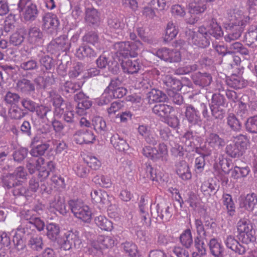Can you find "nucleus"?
I'll use <instances>...</instances> for the list:
<instances>
[{"instance_id":"1","label":"nucleus","mask_w":257,"mask_h":257,"mask_svg":"<svg viewBox=\"0 0 257 257\" xmlns=\"http://www.w3.org/2000/svg\"><path fill=\"white\" fill-rule=\"evenodd\" d=\"M247 8L243 7L240 4L236 5L227 10L225 28L228 34L224 36L227 42H230L241 35L245 27L249 22V15L255 12L257 0H247Z\"/></svg>"},{"instance_id":"2","label":"nucleus","mask_w":257,"mask_h":257,"mask_svg":"<svg viewBox=\"0 0 257 257\" xmlns=\"http://www.w3.org/2000/svg\"><path fill=\"white\" fill-rule=\"evenodd\" d=\"M250 142L246 135L239 134L232 137L231 143L225 148V153L232 158L243 156L249 147Z\"/></svg>"},{"instance_id":"3","label":"nucleus","mask_w":257,"mask_h":257,"mask_svg":"<svg viewBox=\"0 0 257 257\" xmlns=\"http://www.w3.org/2000/svg\"><path fill=\"white\" fill-rule=\"evenodd\" d=\"M120 85V81L118 79H112L101 95L99 104H107L113 99L123 97L127 91L126 88Z\"/></svg>"},{"instance_id":"4","label":"nucleus","mask_w":257,"mask_h":257,"mask_svg":"<svg viewBox=\"0 0 257 257\" xmlns=\"http://www.w3.org/2000/svg\"><path fill=\"white\" fill-rule=\"evenodd\" d=\"M238 238L243 243L248 244L255 240V233L252 224L245 219L239 220L237 223Z\"/></svg>"},{"instance_id":"5","label":"nucleus","mask_w":257,"mask_h":257,"mask_svg":"<svg viewBox=\"0 0 257 257\" xmlns=\"http://www.w3.org/2000/svg\"><path fill=\"white\" fill-rule=\"evenodd\" d=\"M69 205L72 212L77 218L85 222H89L92 218V212L89 207L83 201L71 200Z\"/></svg>"},{"instance_id":"6","label":"nucleus","mask_w":257,"mask_h":257,"mask_svg":"<svg viewBox=\"0 0 257 257\" xmlns=\"http://www.w3.org/2000/svg\"><path fill=\"white\" fill-rule=\"evenodd\" d=\"M115 47L118 53L123 57H136L138 56L137 51L143 48V44L139 40L131 43L120 42L115 44Z\"/></svg>"},{"instance_id":"7","label":"nucleus","mask_w":257,"mask_h":257,"mask_svg":"<svg viewBox=\"0 0 257 257\" xmlns=\"http://www.w3.org/2000/svg\"><path fill=\"white\" fill-rule=\"evenodd\" d=\"M61 248L67 250L73 246L79 248L81 244L79 233L77 231H67L64 235L63 242H60Z\"/></svg>"},{"instance_id":"8","label":"nucleus","mask_w":257,"mask_h":257,"mask_svg":"<svg viewBox=\"0 0 257 257\" xmlns=\"http://www.w3.org/2000/svg\"><path fill=\"white\" fill-rule=\"evenodd\" d=\"M156 55L161 59L170 63L178 62L181 59V54L178 50L166 47L159 49Z\"/></svg>"},{"instance_id":"9","label":"nucleus","mask_w":257,"mask_h":257,"mask_svg":"<svg viewBox=\"0 0 257 257\" xmlns=\"http://www.w3.org/2000/svg\"><path fill=\"white\" fill-rule=\"evenodd\" d=\"M21 19L26 21H33L38 15V10L35 4H29L18 8Z\"/></svg>"},{"instance_id":"10","label":"nucleus","mask_w":257,"mask_h":257,"mask_svg":"<svg viewBox=\"0 0 257 257\" xmlns=\"http://www.w3.org/2000/svg\"><path fill=\"white\" fill-rule=\"evenodd\" d=\"M115 241L113 238L109 235H100L91 242V246L95 249H102L111 248L114 245Z\"/></svg>"},{"instance_id":"11","label":"nucleus","mask_w":257,"mask_h":257,"mask_svg":"<svg viewBox=\"0 0 257 257\" xmlns=\"http://www.w3.org/2000/svg\"><path fill=\"white\" fill-rule=\"evenodd\" d=\"M225 103V98L223 95L220 94H214L212 95L210 108L212 114L215 118L222 117V113L218 110V108L223 106Z\"/></svg>"},{"instance_id":"12","label":"nucleus","mask_w":257,"mask_h":257,"mask_svg":"<svg viewBox=\"0 0 257 257\" xmlns=\"http://www.w3.org/2000/svg\"><path fill=\"white\" fill-rule=\"evenodd\" d=\"M43 27L49 32L57 30L60 23L57 16L52 13H48L43 17Z\"/></svg>"},{"instance_id":"13","label":"nucleus","mask_w":257,"mask_h":257,"mask_svg":"<svg viewBox=\"0 0 257 257\" xmlns=\"http://www.w3.org/2000/svg\"><path fill=\"white\" fill-rule=\"evenodd\" d=\"M75 100L77 102L76 113L79 115L85 114V110L90 107L92 105L91 101L85 97L83 93L79 92L74 97Z\"/></svg>"},{"instance_id":"14","label":"nucleus","mask_w":257,"mask_h":257,"mask_svg":"<svg viewBox=\"0 0 257 257\" xmlns=\"http://www.w3.org/2000/svg\"><path fill=\"white\" fill-rule=\"evenodd\" d=\"M74 140L78 144L92 143L95 140V136L91 131L79 130L76 132Z\"/></svg>"},{"instance_id":"15","label":"nucleus","mask_w":257,"mask_h":257,"mask_svg":"<svg viewBox=\"0 0 257 257\" xmlns=\"http://www.w3.org/2000/svg\"><path fill=\"white\" fill-rule=\"evenodd\" d=\"M207 9L205 0H191L189 4V12L191 14L200 15Z\"/></svg>"},{"instance_id":"16","label":"nucleus","mask_w":257,"mask_h":257,"mask_svg":"<svg viewBox=\"0 0 257 257\" xmlns=\"http://www.w3.org/2000/svg\"><path fill=\"white\" fill-rule=\"evenodd\" d=\"M225 244L227 247L239 255H242L246 252L245 247L240 244L233 236L231 235L227 236L225 240Z\"/></svg>"},{"instance_id":"17","label":"nucleus","mask_w":257,"mask_h":257,"mask_svg":"<svg viewBox=\"0 0 257 257\" xmlns=\"http://www.w3.org/2000/svg\"><path fill=\"white\" fill-rule=\"evenodd\" d=\"M121 66L123 71L128 74L137 73L141 67L138 60H132L130 59L122 61L121 63Z\"/></svg>"},{"instance_id":"18","label":"nucleus","mask_w":257,"mask_h":257,"mask_svg":"<svg viewBox=\"0 0 257 257\" xmlns=\"http://www.w3.org/2000/svg\"><path fill=\"white\" fill-rule=\"evenodd\" d=\"M185 115L189 123L195 125L201 121L199 112L191 105L186 107Z\"/></svg>"},{"instance_id":"19","label":"nucleus","mask_w":257,"mask_h":257,"mask_svg":"<svg viewBox=\"0 0 257 257\" xmlns=\"http://www.w3.org/2000/svg\"><path fill=\"white\" fill-rule=\"evenodd\" d=\"M92 201L94 203L105 204L107 203L108 195L105 190L94 189L90 194Z\"/></svg>"},{"instance_id":"20","label":"nucleus","mask_w":257,"mask_h":257,"mask_svg":"<svg viewBox=\"0 0 257 257\" xmlns=\"http://www.w3.org/2000/svg\"><path fill=\"white\" fill-rule=\"evenodd\" d=\"M257 205L256 195L252 193L248 194L240 202V206L248 211H252Z\"/></svg>"},{"instance_id":"21","label":"nucleus","mask_w":257,"mask_h":257,"mask_svg":"<svg viewBox=\"0 0 257 257\" xmlns=\"http://www.w3.org/2000/svg\"><path fill=\"white\" fill-rule=\"evenodd\" d=\"M177 174L183 180H188L191 178L192 174L189 166L185 161H180L176 165Z\"/></svg>"},{"instance_id":"22","label":"nucleus","mask_w":257,"mask_h":257,"mask_svg":"<svg viewBox=\"0 0 257 257\" xmlns=\"http://www.w3.org/2000/svg\"><path fill=\"white\" fill-rule=\"evenodd\" d=\"M206 143L211 148L219 149L225 145L224 140L215 133L210 134L206 139Z\"/></svg>"},{"instance_id":"23","label":"nucleus","mask_w":257,"mask_h":257,"mask_svg":"<svg viewBox=\"0 0 257 257\" xmlns=\"http://www.w3.org/2000/svg\"><path fill=\"white\" fill-rule=\"evenodd\" d=\"M192 79L195 84L202 87L209 85L212 81L211 75L207 73H195L193 75Z\"/></svg>"},{"instance_id":"24","label":"nucleus","mask_w":257,"mask_h":257,"mask_svg":"<svg viewBox=\"0 0 257 257\" xmlns=\"http://www.w3.org/2000/svg\"><path fill=\"white\" fill-rule=\"evenodd\" d=\"M95 225L102 230L111 231L113 228V223L104 215H99L94 218Z\"/></svg>"},{"instance_id":"25","label":"nucleus","mask_w":257,"mask_h":257,"mask_svg":"<svg viewBox=\"0 0 257 257\" xmlns=\"http://www.w3.org/2000/svg\"><path fill=\"white\" fill-rule=\"evenodd\" d=\"M226 119L227 125L231 131L237 133L241 131V122L235 114L233 113H229Z\"/></svg>"},{"instance_id":"26","label":"nucleus","mask_w":257,"mask_h":257,"mask_svg":"<svg viewBox=\"0 0 257 257\" xmlns=\"http://www.w3.org/2000/svg\"><path fill=\"white\" fill-rule=\"evenodd\" d=\"M178 32V27L173 22H169L167 25L163 36L164 41L166 42L171 41L176 38Z\"/></svg>"},{"instance_id":"27","label":"nucleus","mask_w":257,"mask_h":257,"mask_svg":"<svg viewBox=\"0 0 257 257\" xmlns=\"http://www.w3.org/2000/svg\"><path fill=\"white\" fill-rule=\"evenodd\" d=\"M110 143L115 149L120 152L127 151L129 148L126 141L120 138L118 134L112 136L110 138Z\"/></svg>"},{"instance_id":"28","label":"nucleus","mask_w":257,"mask_h":257,"mask_svg":"<svg viewBox=\"0 0 257 257\" xmlns=\"http://www.w3.org/2000/svg\"><path fill=\"white\" fill-rule=\"evenodd\" d=\"M244 40L249 46L252 47L257 43V26L251 25L249 27L245 33Z\"/></svg>"},{"instance_id":"29","label":"nucleus","mask_w":257,"mask_h":257,"mask_svg":"<svg viewBox=\"0 0 257 257\" xmlns=\"http://www.w3.org/2000/svg\"><path fill=\"white\" fill-rule=\"evenodd\" d=\"M138 132L140 135L145 138V141L149 144L156 145L157 141L153 136L150 128L146 125H140L138 128Z\"/></svg>"},{"instance_id":"30","label":"nucleus","mask_w":257,"mask_h":257,"mask_svg":"<svg viewBox=\"0 0 257 257\" xmlns=\"http://www.w3.org/2000/svg\"><path fill=\"white\" fill-rule=\"evenodd\" d=\"M85 21L89 24L95 25L100 22V15L94 8H87L85 11Z\"/></svg>"},{"instance_id":"31","label":"nucleus","mask_w":257,"mask_h":257,"mask_svg":"<svg viewBox=\"0 0 257 257\" xmlns=\"http://www.w3.org/2000/svg\"><path fill=\"white\" fill-rule=\"evenodd\" d=\"M43 33L39 28L33 27L29 32L28 40L31 44L37 45L42 42Z\"/></svg>"},{"instance_id":"32","label":"nucleus","mask_w":257,"mask_h":257,"mask_svg":"<svg viewBox=\"0 0 257 257\" xmlns=\"http://www.w3.org/2000/svg\"><path fill=\"white\" fill-rule=\"evenodd\" d=\"M18 90L26 94H30L35 91V85L30 80L23 79L18 81L17 84Z\"/></svg>"},{"instance_id":"33","label":"nucleus","mask_w":257,"mask_h":257,"mask_svg":"<svg viewBox=\"0 0 257 257\" xmlns=\"http://www.w3.org/2000/svg\"><path fill=\"white\" fill-rule=\"evenodd\" d=\"M173 110V107L169 105L159 103L155 104L153 108L154 113L161 117L168 116Z\"/></svg>"},{"instance_id":"34","label":"nucleus","mask_w":257,"mask_h":257,"mask_svg":"<svg viewBox=\"0 0 257 257\" xmlns=\"http://www.w3.org/2000/svg\"><path fill=\"white\" fill-rule=\"evenodd\" d=\"M86 164L83 160L74 164L73 170L75 174L80 178H86L89 174L90 170L86 166Z\"/></svg>"},{"instance_id":"35","label":"nucleus","mask_w":257,"mask_h":257,"mask_svg":"<svg viewBox=\"0 0 257 257\" xmlns=\"http://www.w3.org/2000/svg\"><path fill=\"white\" fill-rule=\"evenodd\" d=\"M52 97V101L55 107V112L58 115H62L66 108V104L64 103V100L60 95L55 94Z\"/></svg>"},{"instance_id":"36","label":"nucleus","mask_w":257,"mask_h":257,"mask_svg":"<svg viewBox=\"0 0 257 257\" xmlns=\"http://www.w3.org/2000/svg\"><path fill=\"white\" fill-rule=\"evenodd\" d=\"M76 56L80 59H83L85 57H95L96 53L90 47L84 46L80 47L76 52Z\"/></svg>"},{"instance_id":"37","label":"nucleus","mask_w":257,"mask_h":257,"mask_svg":"<svg viewBox=\"0 0 257 257\" xmlns=\"http://www.w3.org/2000/svg\"><path fill=\"white\" fill-rule=\"evenodd\" d=\"M222 203L225 206L227 213L229 216H233L235 212V206L231 195L224 193L222 197Z\"/></svg>"},{"instance_id":"38","label":"nucleus","mask_w":257,"mask_h":257,"mask_svg":"<svg viewBox=\"0 0 257 257\" xmlns=\"http://www.w3.org/2000/svg\"><path fill=\"white\" fill-rule=\"evenodd\" d=\"M24 235L25 233L21 230H17L14 235L13 241L15 248L19 251L24 249L26 247Z\"/></svg>"},{"instance_id":"39","label":"nucleus","mask_w":257,"mask_h":257,"mask_svg":"<svg viewBox=\"0 0 257 257\" xmlns=\"http://www.w3.org/2000/svg\"><path fill=\"white\" fill-rule=\"evenodd\" d=\"M210 251L214 257H223V247L216 238H212L209 241Z\"/></svg>"},{"instance_id":"40","label":"nucleus","mask_w":257,"mask_h":257,"mask_svg":"<svg viewBox=\"0 0 257 257\" xmlns=\"http://www.w3.org/2000/svg\"><path fill=\"white\" fill-rule=\"evenodd\" d=\"M207 31L210 35L216 39L221 38L223 35L221 27L214 20H212L210 22Z\"/></svg>"},{"instance_id":"41","label":"nucleus","mask_w":257,"mask_h":257,"mask_svg":"<svg viewBox=\"0 0 257 257\" xmlns=\"http://www.w3.org/2000/svg\"><path fill=\"white\" fill-rule=\"evenodd\" d=\"M191 41L190 43L200 48H205L209 46L210 42L207 37L202 35L191 36Z\"/></svg>"},{"instance_id":"42","label":"nucleus","mask_w":257,"mask_h":257,"mask_svg":"<svg viewBox=\"0 0 257 257\" xmlns=\"http://www.w3.org/2000/svg\"><path fill=\"white\" fill-rule=\"evenodd\" d=\"M226 83L228 86L234 89H240L244 87V82L238 75L233 74L227 79Z\"/></svg>"},{"instance_id":"43","label":"nucleus","mask_w":257,"mask_h":257,"mask_svg":"<svg viewBox=\"0 0 257 257\" xmlns=\"http://www.w3.org/2000/svg\"><path fill=\"white\" fill-rule=\"evenodd\" d=\"M141 176L146 180H150L153 182L158 181L156 173L150 164H147L146 167L142 170Z\"/></svg>"},{"instance_id":"44","label":"nucleus","mask_w":257,"mask_h":257,"mask_svg":"<svg viewBox=\"0 0 257 257\" xmlns=\"http://www.w3.org/2000/svg\"><path fill=\"white\" fill-rule=\"evenodd\" d=\"M168 157V150L167 146L164 143H160L156 149L155 160L166 161Z\"/></svg>"},{"instance_id":"45","label":"nucleus","mask_w":257,"mask_h":257,"mask_svg":"<svg viewBox=\"0 0 257 257\" xmlns=\"http://www.w3.org/2000/svg\"><path fill=\"white\" fill-rule=\"evenodd\" d=\"M94 182L100 187L105 188H109L112 185L110 177L107 175H99L94 178Z\"/></svg>"},{"instance_id":"46","label":"nucleus","mask_w":257,"mask_h":257,"mask_svg":"<svg viewBox=\"0 0 257 257\" xmlns=\"http://www.w3.org/2000/svg\"><path fill=\"white\" fill-rule=\"evenodd\" d=\"M55 43L57 48L63 52L69 51L70 48V43L67 36L62 35L55 39Z\"/></svg>"},{"instance_id":"47","label":"nucleus","mask_w":257,"mask_h":257,"mask_svg":"<svg viewBox=\"0 0 257 257\" xmlns=\"http://www.w3.org/2000/svg\"><path fill=\"white\" fill-rule=\"evenodd\" d=\"M168 206H160L157 205V213L158 216L165 222L169 221L172 216V212Z\"/></svg>"},{"instance_id":"48","label":"nucleus","mask_w":257,"mask_h":257,"mask_svg":"<svg viewBox=\"0 0 257 257\" xmlns=\"http://www.w3.org/2000/svg\"><path fill=\"white\" fill-rule=\"evenodd\" d=\"M50 206L63 215L66 214L68 212L65 200L63 199H55L51 203Z\"/></svg>"},{"instance_id":"49","label":"nucleus","mask_w":257,"mask_h":257,"mask_svg":"<svg viewBox=\"0 0 257 257\" xmlns=\"http://www.w3.org/2000/svg\"><path fill=\"white\" fill-rule=\"evenodd\" d=\"M212 179H208L204 181L201 186V191L206 196H209L211 193L214 192L215 190V184L212 183Z\"/></svg>"},{"instance_id":"50","label":"nucleus","mask_w":257,"mask_h":257,"mask_svg":"<svg viewBox=\"0 0 257 257\" xmlns=\"http://www.w3.org/2000/svg\"><path fill=\"white\" fill-rule=\"evenodd\" d=\"M181 244L187 248L190 247L193 242L191 231L190 229H185L180 236Z\"/></svg>"},{"instance_id":"51","label":"nucleus","mask_w":257,"mask_h":257,"mask_svg":"<svg viewBox=\"0 0 257 257\" xmlns=\"http://www.w3.org/2000/svg\"><path fill=\"white\" fill-rule=\"evenodd\" d=\"M246 131L250 134H257V115L249 117L245 123Z\"/></svg>"},{"instance_id":"52","label":"nucleus","mask_w":257,"mask_h":257,"mask_svg":"<svg viewBox=\"0 0 257 257\" xmlns=\"http://www.w3.org/2000/svg\"><path fill=\"white\" fill-rule=\"evenodd\" d=\"M86 165L93 170H98L101 166V163L96 157L87 156L83 159Z\"/></svg>"},{"instance_id":"53","label":"nucleus","mask_w":257,"mask_h":257,"mask_svg":"<svg viewBox=\"0 0 257 257\" xmlns=\"http://www.w3.org/2000/svg\"><path fill=\"white\" fill-rule=\"evenodd\" d=\"M45 160L43 158H39L37 160V169L39 170L38 177L41 181L45 180L49 175L50 171L41 167V165L44 164Z\"/></svg>"},{"instance_id":"54","label":"nucleus","mask_w":257,"mask_h":257,"mask_svg":"<svg viewBox=\"0 0 257 257\" xmlns=\"http://www.w3.org/2000/svg\"><path fill=\"white\" fill-rule=\"evenodd\" d=\"M47 235L51 240H54L57 238L60 232L59 227L54 223H50L47 225Z\"/></svg>"},{"instance_id":"55","label":"nucleus","mask_w":257,"mask_h":257,"mask_svg":"<svg viewBox=\"0 0 257 257\" xmlns=\"http://www.w3.org/2000/svg\"><path fill=\"white\" fill-rule=\"evenodd\" d=\"M123 248L124 252L130 257H136L138 253L137 245L133 242H125L123 244Z\"/></svg>"},{"instance_id":"56","label":"nucleus","mask_w":257,"mask_h":257,"mask_svg":"<svg viewBox=\"0 0 257 257\" xmlns=\"http://www.w3.org/2000/svg\"><path fill=\"white\" fill-rule=\"evenodd\" d=\"M49 145L47 144H42L37 145L36 147H33L31 149L30 154L32 156L36 157L42 156L49 148Z\"/></svg>"},{"instance_id":"57","label":"nucleus","mask_w":257,"mask_h":257,"mask_svg":"<svg viewBox=\"0 0 257 257\" xmlns=\"http://www.w3.org/2000/svg\"><path fill=\"white\" fill-rule=\"evenodd\" d=\"M39 188V183L35 178H32L29 182V186L25 193L28 196H32Z\"/></svg>"},{"instance_id":"58","label":"nucleus","mask_w":257,"mask_h":257,"mask_svg":"<svg viewBox=\"0 0 257 257\" xmlns=\"http://www.w3.org/2000/svg\"><path fill=\"white\" fill-rule=\"evenodd\" d=\"M16 179L14 178V176L13 175L10 174L7 175L3 179L4 186L9 189L21 184V183L19 180L16 181Z\"/></svg>"},{"instance_id":"59","label":"nucleus","mask_w":257,"mask_h":257,"mask_svg":"<svg viewBox=\"0 0 257 257\" xmlns=\"http://www.w3.org/2000/svg\"><path fill=\"white\" fill-rule=\"evenodd\" d=\"M94 129L97 132L105 130L106 125L105 121L100 116H96L92 119Z\"/></svg>"},{"instance_id":"60","label":"nucleus","mask_w":257,"mask_h":257,"mask_svg":"<svg viewBox=\"0 0 257 257\" xmlns=\"http://www.w3.org/2000/svg\"><path fill=\"white\" fill-rule=\"evenodd\" d=\"M219 165L225 174H228L231 170V160L222 156L219 158Z\"/></svg>"},{"instance_id":"61","label":"nucleus","mask_w":257,"mask_h":257,"mask_svg":"<svg viewBox=\"0 0 257 257\" xmlns=\"http://www.w3.org/2000/svg\"><path fill=\"white\" fill-rule=\"evenodd\" d=\"M82 40L87 43L95 45L98 41V37L95 32H90L83 37Z\"/></svg>"},{"instance_id":"62","label":"nucleus","mask_w":257,"mask_h":257,"mask_svg":"<svg viewBox=\"0 0 257 257\" xmlns=\"http://www.w3.org/2000/svg\"><path fill=\"white\" fill-rule=\"evenodd\" d=\"M29 244L32 249L39 251L43 248L42 239L41 237H32Z\"/></svg>"},{"instance_id":"63","label":"nucleus","mask_w":257,"mask_h":257,"mask_svg":"<svg viewBox=\"0 0 257 257\" xmlns=\"http://www.w3.org/2000/svg\"><path fill=\"white\" fill-rule=\"evenodd\" d=\"M162 92L156 89H153L148 94V97L150 103L161 101Z\"/></svg>"},{"instance_id":"64","label":"nucleus","mask_w":257,"mask_h":257,"mask_svg":"<svg viewBox=\"0 0 257 257\" xmlns=\"http://www.w3.org/2000/svg\"><path fill=\"white\" fill-rule=\"evenodd\" d=\"M171 12L172 15L175 17H183L186 14L184 8L178 4L172 6Z\"/></svg>"}]
</instances>
